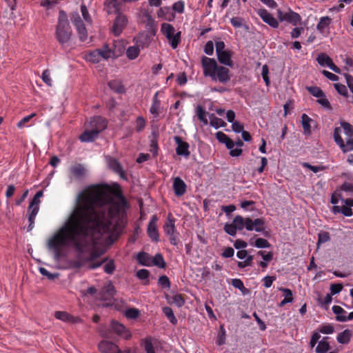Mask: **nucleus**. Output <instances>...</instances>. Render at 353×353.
<instances>
[{
  "instance_id": "f257e3e1",
  "label": "nucleus",
  "mask_w": 353,
  "mask_h": 353,
  "mask_svg": "<svg viewBox=\"0 0 353 353\" xmlns=\"http://www.w3.org/2000/svg\"><path fill=\"white\" fill-rule=\"evenodd\" d=\"M127 203L108 185L91 186L79 194L75 206L63 224L50 237L47 248L56 261L66 256L65 248L78 253L73 268L96 269L103 260L100 245H112L125 225Z\"/></svg>"
},
{
  "instance_id": "f03ea898",
  "label": "nucleus",
  "mask_w": 353,
  "mask_h": 353,
  "mask_svg": "<svg viewBox=\"0 0 353 353\" xmlns=\"http://www.w3.org/2000/svg\"><path fill=\"white\" fill-rule=\"evenodd\" d=\"M342 192L350 194L353 192V184L352 183H344L341 190L334 192L331 196V203L334 204L332 212L334 214L341 213L344 216L350 217L352 216L353 212L351 209L353 207V199H344Z\"/></svg>"
},
{
  "instance_id": "7ed1b4c3",
  "label": "nucleus",
  "mask_w": 353,
  "mask_h": 353,
  "mask_svg": "<svg viewBox=\"0 0 353 353\" xmlns=\"http://www.w3.org/2000/svg\"><path fill=\"white\" fill-rule=\"evenodd\" d=\"M201 65L203 75L210 77L213 81L225 83L230 80L228 68L219 65L215 59L203 56Z\"/></svg>"
},
{
  "instance_id": "20e7f679",
  "label": "nucleus",
  "mask_w": 353,
  "mask_h": 353,
  "mask_svg": "<svg viewBox=\"0 0 353 353\" xmlns=\"http://www.w3.org/2000/svg\"><path fill=\"white\" fill-rule=\"evenodd\" d=\"M72 30L70 25L68 15L64 10H60L55 28V38L61 46L65 48L69 46L72 39Z\"/></svg>"
},
{
  "instance_id": "39448f33",
  "label": "nucleus",
  "mask_w": 353,
  "mask_h": 353,
  "mask_svg": "<svg viewBox=\"0 0 353 353\" xmlns=\"http://www.w3.org/2000/svg\"><path fill=\"white\" fill-rule=\"evenodd\" d=\"M105 128L106 122L104 119L101 117H93L89 123V127L81 134L79 139L82 142L93 141L98 137L99 133Z\"/></svg>"
},
{
  "instance_id": "423d86ee",
  "label": "nucleus",
  "mask_w": 353,
  "mask_h": 353,
  "mask_svg": "<svg viewBox=\"0 0 353 353\" xmlns=\"http://www.w3.org/2000/svg\"><path fill=\"white\" fill-rule=\"evenodd\" d=\"M150 44V41L148 34L145 33L139 34L137 37L136 44L129 46L126 50V57L130 60L137 59L141 52V50L148 47Z\"/></svg>"
},
{
  "instance_id": "0eeeda50",
  "label": "nucleus",
  "mask_w": 353,
  "mask_h": 353,
  "mask_svg": "<svg viewBox=\"0 0 353 353\" xmlns=\"http://www.w3.org/2000/svg\"><path fill=\"white\" fill-rule=\"evenodd\" d=\"M161 31L168 40L171 47L173 49L176 48L180 42L181 32H176L173 26L167 23L161 24Z\"/></svg>"
},
{
  "instance_id": "6e6552de",
  "label": "nucleus",
  "mask_w": 353,
  "mask_h": 353,
  "mask_svg": "<svg viewBox=\"0 0 353 353\" xmlns=\"http://www.w3.org/2000/svg\"><path fill=\"white\" fill-rule=\"evenodd\" d=\"M71 21L76 27L81 41H85L87 39V30L85 28V22L82 21L78 12L71 14Z\"/></svg>"
},
{
  "instance_id": "1a4fd4ad",
  "label": "nucleus",
  "mask_w": 353,
  "mask_h": 353,
  "mask_svg": "<svg viewBox=\"0 0 353 353\" xmlns=\"http://www.w3.org/2000/svg\"><path fill=\"white\" fill-rule=\"evenodd\" d=\"M128 23V17L124 14L117 15L112 25V31L114 36H119Z\"/></svg>"
},
{
  "instance_id": "9d476101",
  "label": "nucleus",
  "mask_w": 353,
  "mask_h": 353,
  "mask_svg": "<svg viewBox=\"0 0 353 353\" xmlns=\"http://www.w3.org/2000/svg\"><path fill=\"white\" fill-rule=\"evenodd\" d=\"M277 14L281 21H286L294 26L299 24L301 20V16L292 10H289L287 12H283L279 10Z\"/></svg>"
},
{
  "instance_id": "9b49d317",
  "label": "nucleus",
  "mask_w": 353,
  "mask_h": 353,
  "mask_svg": "<svg viewBox=\"0 0 353 353\" xmlns=\"http://www.w3.org/2000/svg\"><path fill=\"white\" fill-rule=\"evenodd\" d=\"M86 175L85 166L80 163H76L70 166L69 170V178L70 181L81 180Z\"/></svg>"
},
{
  "instance_id": "f8f14e48",
  "label": "nucleus",
  "mask_w": 353,
  "mask_h": 353,
  "mask_svg": "<svg viewBox=\"0 0 353 353\" xmlns=\"http://www.w3.org/2000/svg\"><path fill=\"white\" fill-rule=\"evenodd\" d=\"M105 9L108 14H123V2L119 0H106L105 3Z\"/></svg>"
},
{
  "instance_id": "ddd939ff",
  "label": "nucleus",
  "mask_w": 353,
  "mask_h": 353,
  "mask_svg": "<svg viewBox=\"0 0 353 353\" xmlns=\"http://www.w3.org/2000/svg\"><path fill=\"white\" fill-rule=\"evenodd\" d=\"M174 140L176 144V154L179 156H183L185 158L188 157L190 154V152L189 151V148H190L189 144L187 142L183 141L181 137H180L179 136H175L174 137Z\"/></svg>"
},
{
  "instance_id": "4468645a",
  "label": "nucleus",
  "mask_w": 353,
  "mask_h": 353,
  "mask_svg": "<svg viewBox=\"0 0 353 353\" xmlns=\"http://www.w3.org/2000/svg\"><path fill=\"white\" fill-rule=\"evenodd\" d=\"M258 15L262 19V20L268 24L270 26L274 28H276L279 26L278 21L265 9H258L256 10Z\"/></svg>"
},
{
  "instance_id": "2eb2a0df",
  "label": "nucleus",
  "mask_w": 353,
  "mask_h": 353,
  "mask_svg": "<svg viewBox=\"0 0 353 353\" xmlns=\"http://www.w3.org/2000/svg\"><path fill=\"white\" fill-rule=\"evenodd\" d=\"M316 60H317L318 63L321 66H327L330 69H331L332 71H334V72L338 73V74L341 73L340 68L334 64L332 59L330 57H328L327 54H325L324 53L320 54L318 56Z\"/></svg>"
},
{
  "instance_id": "dca6fc26",
  "label": "nucleus",
  "mask_w": 353,
  "mask_h": 353,
  "mask_svg": "<svg viewBox=\"0 0 353 353\" xmlns=\"http://www.w3.org/2000/svg\"><path fill=\"white\" fill-rule=\"evenodd\" d=\"M111 327L117 335L120 336L125 340L130 339L132 336L130 331L128 330L123 325L117 321H112L111 323Z\"/></svg>"
},
{
  "instance_id": "f3484780",
  "label": "nucleus",
  "mask_w": 353,
  "mask_h": 353,
  "mask_svg": "<svg viewBox=\"0 0 353 353\" xmlns=\"http://www.w3.org/2000/svg\"><path fill=\"white\" fill-rule=\"evenodd\" d=\"M157 217L156 216H153L149 222L147 229V232L150 238L154 241H159V240L157 226Z\"/></svg>"
},
{
  "instance_id": "a211bd4d",
  "label": "nucleus",
  "mask_w": 353,
  "mask_h": 353,
  "mask_svg": "<svg viewBox=\"0 0 353 353\" xmlns=\"http://www.w3.org/2000/svg\"><path fill=\"white\" fill-rule=\"evenodd\" d=\"M99 350L102 353H117L119 347L114 343L108 341H103L99 343Z\"/></svg>"
},
{
  "instance_id": "6ab92c4d",
  "label": "nucleus",
  "mask_w": 353,
  "mask_h": 353,
  "mask_svg": "<svg viewBox=\"0 0 353 353\" xmlns=\"http://www.w3.org/2000/svg\"><path fill=\"white\" fill-rule=\"evenodd\" d=\"M39 210V203H37L31 201L30 205L28 207V212L29 217L28 220L30 222V225L28 226V230H30L33 228V225L34 223V220Z\"/></svg>"
},
{
  "instance_id": "aec40b11",
  "label": "nucleus",
  "mask_w": 353,
  "mask_h": 353,
  "mask_svg": "<svg viewBox=\"0 0 353 353\" xmlns=\"http://www.w3.org/2000/svg\"><path fill=\"white\" fill-rule=\"evenodd\" d=\"M332 19L329 17H323L320 18L317 24V30L323 35H327L330 32V25Z\"/></svg>"
},
{
  "instance_id": "412c9836",
  "label": "nucleus",
  "mask_w": 353,
  "mask_h": 353,
  "mask_svg": "<svg viewBox=\"0 0 353 353\" xmlns=\"http://www.w3.org/2000/svg\"><path fill=\"white\" fill-rule=\"evenodd\" d=\"M157 15L159 19L170 21H172L175 17L174 14L172 12L171 8L168 6L160 8L157 12Z\"/></svg>"
},
{
  "instance_id": "4be33fe9",
  "label": "nucleus",
  "mask_w": 353,
  "mask_h": 353,
  "mask_svg": "<svg viewBox=\"0 0 353 353\" xmlns=\"http://www.w3.org/2000/svg\"><path fill=\"white\" fill-rule=\"evenodd\" d=\"M173 189L176 196H182L186 191V184L181 178L176 177L174 179Z\"/></svg>"
},
{
  "instance_id": "5701e85b",
  "label": "nucleus",
  "mask_w": 353,
  "mask_h": 353,
  "mask_svg": "<svg viewBox=\"0 0 353 353\" xmlns=\"http://www.w3.org/2000/svg\"><path fill=\"white\" fill-rule=\"evenodd\" d=\"M96 50L99 53V56L101 61L108 60L109 59L114 58L116 57L114 52L107 45L103 46L101 48Z\"/></svg>"
},
{
  "instance_id": "b1692460",
  "label": "nucleus",
  "mask_w": 353,
  "mask_h": 353,
  "mask_svg": "<svg viewBox=\"0 0 353 353\" xmlns=\"http://www.w3.org/2000/svg\"><path fill=\"white\" fill-rule=\"evenodd\" d=\"M143 16L145 17V26L148 28V30L150 32V34L151 36H154L156 33V22L152 15L148 12H145L143 14Z\"/></svg>"
},
{
  "instance_id": "393cba45",
  "label": "nucleus",
  "mask_w": 353,
  "mask_h": 353,
  "mask_svg": "<svg viewBox=\"0 0 353 353\" xmlns=\"http://www.w3.org/2000/svg\"><path fill=\"white\" fill-rule=\"evenodd\" d=\"M143 346L146 353H156L157 351L158 342L154 339H146L143 341Z\"/></svg>"
},
{
  "instance_id": "a878e982",
  "label": "nucleus",
  "mask_w": 353,
  "mask_h": 353,
  "mask_svg": "<svg viewBox=\"0 0 353 353\" xmlns=\"http://www.w3.org/2000/svg\"><path fill=\"white\" fill-rule=\"evenodd\" d=\"M160 94V92H157L152 99V103L150 108V112L154 115V117H157L159 114V108H160V101L158 99V96Z\"/></svg>"
},
{
  "instance_id": "bb28decb",
  "label": "nucleus",
  "mask_w": 353,
  "mask_h": 353,
  "mask_svg": "<svg viewBox=\"0 0 353 353\" xmlns=\"http://www.w3.org/2000/svg\"><path fill=\"white\" fill-rule=\"evenodd\" d=\"M217 58L219 62L227 66L232 67L233 62L231 59V52L230 51H224L217 54Z\"/></svg>"
},
{
  "instance_id": "cd10ccee",
  "label": "nucleus",
  "mask_w": 353,
  "mask_h": 353,
  "mask_svg": "<svg viewBox=\"0 0 353 353\" xmlns=\"http://www.w3.org/2000/svg\"><path fill=\"white\" fill-rule=\"evenodd\" d=\"M152 256L145 252H140L137 255V259L138 262L144 266H152Z\"/></svg>"
},
{
  "instance_id": "c85d7f7f",
  "label": "nucleus",
  "mask_w": 353,
  "mask_h": 353,
  "mask_svg": "<svg viewBox=\"0 0 353 353\" xmlns=\"http://www.w3.org/2000/svg\"><path fill=\"white\" fill-rule=\"evenodd\" d=\"M332 311L336 314V319L338 321H347V319H345V316L346 315H347V312L345 310H344L341 306L334 305L332 307Z\"/></svg>"
},
{
  "instance_id": "c756f323",
  "label": "nucleus",
  "mask_w": 353,
  "mask_h": 353,
  "mask_svg": "<svg viewBox=\"0 0 353 353\" xmlns=\"http://www.w3.org/2000/svg\"><path fill=\"white\" fill-rule=\"evenodd\" d=\"M115 289L111 283H108L103 289L102 299L109 300L113 297L115 294Z\"/></svg>"
},
{
  "instance_id": "7c9ffc66",
  "label": "nucleus",
  "mask_w": 353,
  "mask_h": 353,
  "mask_svg": "<svg viewBox=\"0 0 353 353\" xmlns=\"http://www.w3.org/2000/svg\"><path fill=\"white\" fill-rule=\"evenodd\" d=\"M279 290L283 292L284 296V299L279 303L280 307H283L285 304L293 301L292 292L290 289L281 288Z\"/></svg>"
},
{
  "instance_id": "2f4dec72",
  "label": "nucleus",
  "mask_w": 353,
  "mask_h": 353,
  "mask_svg": "<svg viewBox=\"0 0 353 353\" xmlns=\"http://www.w3.org/2000/svg\"><path fill=\"white\" fill-rule=\"evenodd\" d=\"M341 128H336L334 131V139L336 144L341 149L343 152L345 153V143L343 139L341 137Z\"/></svg>"
},
{
  "instance_id": "473e14b6",
  "label": "nucleus",
  "mask_w": 353,
  "mask_h": 353,
  "mask_svg": "<svg viewBox=\"0 0 353 353\" xmlns=\"http://www.w3.org/2000/svg\"><path fill=\"white\" fill-rule=\"evenodd\" d=\"M312 120L306 114H303L301 115V124L303 128V132L305 134H310L311 132L310 123Z\"/></svg>"
},
{
  "instance_id": "72a5a7b5",
  "label": "nucleus",
  "mask_w": 353,
  "mask_h": 353,
  "mask_svg": "<svg viewBox=\"0 0 353 353\" xmlns=\"http://www.w3.org/2000/svg\"><path fill=\"white\" fill-rule=\"evenodd\" d=\"M54 316L56 317V319L61 320L63 322H66V323H73L75 321L74 318L73 316H72L71 315H70L66 312H63V311L56 312L54 314Z\"/></svg>"
},
{
  "instance_id": "f704fd0d",
  "label": "nucleus",
  "mask_w": 353,
  "mask_h": 353,
  "mask_svg": "<svg viewBox=\"0 0 353 353\" xmlns=\"http://www.w3.org/2000/svg\"><path fill=\"white\" fill-rule=\"evenodd\" d=\"M216 137L218 141L222 143H224L227 148H230L232 145L233 141L230 139L225 134L222 132H218L216 133Z\"/></svg>"
},
{
  "instance_id": "c9c22d12",
  "label": "nucleus",
  "mask_w": 353,
  "mask_h": 353,
  "mask_svg": "<svg viewBox=\"0 0 353 353\" xmlns=\"http://www.w3.org/2000/svg\"><path fill=\"white\" fill-rule=\"evenodd\" d=\"M352 332L350 330H345L343 332L339 334L337 336V341L340 343H347L350 340Z\"/></svg>"
},
{
  "instance_id": "e433bc0d",
  "label": "nucleus",
  "mask_w": 353,
  "mask_h": 353,
  "mask_svg": "<svg viewBox=\"0 0 353 353\" xmlns=\"http://www.w3.org/2000/svg\"><path fill=\"white\" fill-rule=\"evenodd\" d=\"M327 338H324L320 341L316 347V353H326L330 349L329 343L327 341Z\"/></svg>"
},
{
  "instance_id": "4c0bfd02",
  "label": "nucleus",
  "mask_w": 353,
  "mask_h": 353,
  "mask_svg": "<svg viewBox=\"0 0 353 353\" xmlns=\"http://www.w3.org/2000/svg\"><path fill=\"white\" fill-rule=\"evenodd\" d=\"M108 166L116 172L121 174L122 172V168L120 163L114 159L109 157L107 159Z\"/></svg>"
},
{
  "instance_id": "58836bf2",
  "label": "nucleus",
  "mask_w": 353,
  "mask_h": 353,
  "mask_svg": "<svg viewBox=\"0 0 353 353\" xmlns=\"http://www.w3.org/2000/svg\"><path fill=\"white\" fill-rule=\"evenodd\" d=\"M163 230L167 235L173 234L175 233V225L174 220L168 218L164 225Z\"/></svg>"
},
{
  "instance_id": "ea45409f",
  "label": "nucleus",
  "mask_w": 353,
  "mask_h": 353,
  "mask_svg": "<svg viewBox=\"0 0 353 353\" xmlns=\"http://www.w3.org/2000/svg\"><path fill=\"white\" fill-rule=\"evenodd\" d=\"M210 125L215 128L216 129L223 127L225 125V123L214 114H212L209 116Z\"/></svg>"
},
{
  "instance_id": "a19ab883",
  "label": "nucleus",
  "mask_w": 353,
  "mask_h": 353,
  "mask_svg": "<svg viewBox=\"0 0 353 353\" xmlns=\"http://www.w3.org/2000/svg\"><path fill=\"white\" fill-rule=\"evenodd\" d=\"M196 113L198 119L203 122L204 125L208 124L207 112L202 106L198 105L196 109Z\"/></svg>"
},
{
  "instance_id": "79ce46f5",
  "label": "nucleus",
  "mask_w": 353,
  "mask_h": 353,
  "mask_svg": "<svg viewBox=\"0 0 353 353\" xmlns=\"http://www.w3.org/2000/svg\"><path fill=\"white\" fill-rule=\"evenodd\" d=\"M99 55V53L97 51V50H94L90 51L88 54L85 55V59L89 62L97 63L101 61Z\"/></svg>"
},
{
  "instance_id": "37998d69",
  "label": "nucleus",
  "mask_w": 353,
  "mask_h": 353,
  "mask_svg": "<svg viewBox=\"0 0 353 353\" xmlns=\"http://www.w3.org/2000/svg\"><path fill=\"white\" fill-rule=\"evenodd\" d=\"M152 265L157 266L160 268H164L165 267V262L160 254H157L152 259Z\"/></svg>"
},
{
  "instance_id": "c03bdc74",
  "label": "nucleus",
  "mask_w": 353,
  "mask_h": 353,
  "mask_svg": "<svg viewBox=\"0 0 353 353\" xmlns=\"http://www.w3.org/2000/svg\"><path fill=\"white\" fill-rule=\"evenodd\" d=\"M109 87L116 92H122L124 88L119 81L114 80L108 83Z\"/></svg>"
},
{
  "instance_id": "a18cd8bd",
  "label": "nucleus",
  "mask_w": 353,
  "mask_h": 353,
  "mask_svg": "<svg viewBox=\"0 0 353 353\" xmlns=\"http://www.w3.org/2000/svg\"><path fill=\"white\" fill-rule=\"evenodd\" d=\"M245 218H243V216L238 215L234 217L232 223L234 224L237 230H241L245 227Z\"/></svg>"
},
{
  "instance_id": "49530a36",
  "label": "nucleus",
  "mask_w": 353,
  "mask_h": 353,
  "mask_svg": "<svg viewBox=\"0 0 353 353\" xmlns=\"http://www.w3.org/2000/svg\"><path fill=\"white\" fill-rule=\"evenodd\" d=\"M307 90L312 96L316 98L323 97L324 92L320 88L317 86L307 87Z\"/></svg>"
},
{
  "instance_id": "de8ad7c7",
  "label": "nucleus",
  "mask_w": 353,
  "mask_h": 353,
  "mask_svg": "<svg viewBox=\"0 0 353 353\" xmlns=\"http://www.w3.org/2000/svg\"><path fill=\"white\" fill-rule=\"evenodd\" d=\"M170 302L177 307H181L185 303L183 298L180 294H174L172 296L170 299Z\"/></svg>"
},
{
  "instance_id": "09e8293b",
  "label": "nucleus",
  "mask_w": 353,
  "mask_h": 353,
  "mask_svg": "<svg viewBox=\"0 0 353 353\" xmlns=\"http://www.w3.org/2000/svg\"><path fill=\"white\" fill-rule=\"evenodd\" d=\"M134 125L136 131L139 132L144 129L145 126V120L143 117L139 116L137 118Z\"/></svg>"
},
{
  "instance_id": "8fccbe9b",
  "label": "nucleus",
  "mask_w": 353,
  "mask_h": 353,
  "mask_svg": "<svg viewBox=\"0 0 353 353\" xmlns=\"http://www.w3.org/2000/svg\"><path fill=\"white\" fill-rule=\"evenodd\" d=\"M341 126L343 129L344 133L348 137H351L353 135V126L347 122H341Z\"/></svg>"
},
{
  "instance_id": "3c124183",
  "label": "nucleus",
  "mask_w": 353,
  "mask_h": 353,
  "mask_svg": "<svg viewBox=\"0 0 353 353\" xmlns=\"http://www.w3.org/2000/svg\"><path fill=\"white\" fill-rule=\"evenodd\" d=\"M250 244L253 245L252 242H250ZM254 245L258 248H269L270 246L269 242L266 239L263 238H258L255 241Z\"/></svg>"
},
{
  "instance_id": "603ef678",
  "label": "nucleus",
  "mask_w": 353,
  "mask_h": 353,
  "mask_svg": "<svg viewBox=\"0 0 353 353\" xmlns=\"http://www.w3.org/2000/svg\"><path fill=\"white\" fill-rule=\"evenodd\" d=\"M264 220L263 219H256L254 220V230L257 232H261L264 230Z\"/></svg>"
},
{
  "instance_id": "864d4df0",
  "label": "nucleus",
  "mask_w": 353,
  "mask_h": 353,
  "mask_svg": "<svg viewBox=\"0 0 353 353\" xmlns=\"http://www.w3.org/2000/svg\"><path fill=\"white\" fill-rule=\"evenodd\" d=\"M163 312L172 323H173V324L176 323L177 320L175 318L173 311L170 307H165L163 308Z\"/></svg>"
},
{
  "instance_id": "5fc2aeb1",
  "label": "nucleus",
  "mask_w": 353,
  "mask_h": 353,
  "mask_svg": "<svg viewBox=\"0 0 353 353\" xmlns=\"http://www.w3.org/2000/svg\"><path fill=\"white\" fill-rule=\"evenodd\" d=\"M330 239V236L329 232L323 231L319 233V239L317 242V245L319 246L320 244L326 243L329 241Z\"/></svg>"
},
{
  "instance_id": "6e6d98bb",
  "label": "nucleus",
  "mask_w": 353,
  "mask_h": 353,
  "mask_svg": "<svg viewBox=\"0 0 353 353\" xmlns=\"http://www.w3.org/2000/svg\"><path fill=\"white\" fill-rule=\"evenodd\" d=\"M81 11L84 22H85L86 24H90L92 22L91 17L90 16L87 7L85 5H81Z\"/></svg>"
},
{
  "instance_id": "4d7b16f0",
  "label": "nucleus",
  "mask_w": 353,
  "mask_h": 353,
  "mask_svg": "<svg viewBox=\"0 0 353 353\" xmlns=\"http://www.w3.org/2000/svg\"><path fill=\"white\" fill-rule=\"evenodd\" d=\"M58 4V0H42L40 5L49 10L55 7Z\"/></svg>"
},
{
  "instance_id": "13d9d810",
  "label": "nucleus",
  "mask_w": 353,
  "mask_h": 353,
  "mask_svg": "<svg viewBox=\"0 0 353 353\" xmlns=\"http://www.w3.org/2000/svg\"><path fill=\"white\" fill-rule=\"evenodd\" d=\"M39 272L43 275L46 276L50 280H54V279L59 276V274L57 273H50L44 268H39Z\"/></svg>"
},
{
  "instance_id": "bf43d9fd",
  "label": "nucleus",
  "mask_w": 353,
  "mask_h": 353,
  "mask_svg": "<svg viewBox=\"0 0 353 353\" xmlns=\"http://www.w3.org/2000/svg\"><path fill=\"white\" fill-rule=\"evenodd\" d=\"M224 230L227 234L231 236H235L236 234L237 228L235 227L233 223L230 224L227 223L224 227Z\"/></svg>"
},
{
  "instance_id": "052dcab7",
  "label": "nucleus",
  "mask_w": 353,
  "mask_h": 353,
  "mask_svg": "<svg viewBox=\"0 0 353 353\" xmlns=\"http://www.w3.org/2000/svg\"><path fill=\"white\" fill-rule=\"evenodd\" d=\"M225 330L223 327V325H221L220 327V334L216 340V344L219 345H221L225 343Z\"/></svg>"
},
{
  "instance_id": "680f3d73",
  "label": "nucleus",
  "mask_w": 353,
  "mask_h": 353,
  "mask_svg": "<svg viewBox=\"0 0 353 353\" xmlns=\"http://www.w3.org/2000/svg\"><path fill=\"white\" fill-rule=\"evenodd\" d=\"M232 285L239 290H240L241 292H244L247 290V289L245 288L243 283L241 279H234L232 281Z\"/></svg>"
},
{
  "instance_id": "e2e57ef3",
  "label": "nucleus",
  "mask_w": 353,
  "mask_h": 353,
  "mask_svg": "<svg viewBox=\"0 0 353 353\" xmlns=\"http://www.w3.org/2000/svg\"><path fill=\"white\" fill-rule=\"evenodd\" d=\"M158 283L162 288H170V282L166 276H160Z\"/></svg>"
},
{
  "instance_id": "0e129e2a",
  "label": "nucleus",
  "mask_w": 353,
  "mask_h": 353,
  "mask_svg": "<svg viewBox=\"0 0 353 353\" xmlns=\"http://www.w3.org/2000/svg\"><path fill=\"white\" fill-rule=\"evenodd\" d=\"M139 310L137 309H135V308H131V309H129L128 310H126L125 312V316L128 318V319H136L139 316Z\"/></svg>"
},
{
  "instance_id": "69168bd1",
  "label": "nucleus",
  "mask_w": 353,
  "mask_h": 353,
  "mask_svg": "<svg viewBox=\"0 0 353 353\" xmlns=\"http://www.w3.org/2000/svg\"><path fill=\"white\" fill-rule=\"evenodd\" d=\"M231 146L232 147L230 148H228V149L230 150V154L232 157H239L241 154V153H242L241 148H235V144H234V141L232 142V145Z\"/></svg>"
},
{
  "instance_id": "338daca9",
  "label": "nucleus",
  "mask_w": 353,
  "mask_h": 353,
  "mask_svg": "<svg viewBox=\"0 0 353 353\" xmlns=\"http://www.w3.org/2000/svg\"><path fill=\"white\" fill-rule=\"evenodd\" d=\"M331 294H339L343 290V285L341 283H333L330 285Z\"/></svg>"
},
{
  "instance_id": "774afa93",
  "label": "nucleus",
  "mask_w": 353,
  "mask_h": 353,
  "mask_svg": "<svg viewBox=\"0 0 353 353\" xmlns=\"http://www.w3.org/2000/svg\"><path fill=\"white\" fill-rule=\"evenodd\" d=\"M317 102L325 108H331L330 103L328 99L325 97V94H323V97L318 98Z\"/></svg>"
}]
</instances>
